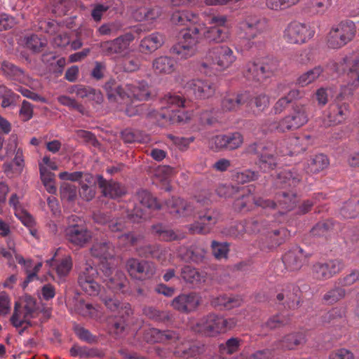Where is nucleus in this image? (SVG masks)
Returning a JSON list of instances; mask_svg holds the SVG:
<instances>
[{
	"label": "nucleus",
	"instance_id": "nucleus-8",
	"mask_svg": "<svg viewBox=\"0 0 359 359\" xmlns=\"http://www.w3.org/2000/svg\"><path fill=\"white\" fill-rule=\"evenodd\" d=\"M65 232L68 242L79 248L85 246L92 238V233L84 221L76 215L69 218V224Z\"/></svg>",
	"mask_w": 359,
	"mask_h": 359
},
{
	"label": "nucleus",
	"instance_id": "nucleus-9",
	"mask_svg": "<svg viewBox=\"0 0 359 359\" xmlns=\"http://www.w3.org/2000/svg\"><path fill=\"white\" fill-rule=\"evenodd\" d=\"M184 103V99L182 96L171 93H167L161 100L162 109H167V111L158 112L156 117L159 116L165 122L170 123L183 121L184 114L177 109L183 107Z\"/></svg>",
	"mask_w": 359,
	"mask_h": 359
},
{
	"label": "nucleus",
	"instance_id": "nucleus-3",
	"mask_svg": "<svg viewBox=\"0 0 359 359\" xmlns=\"http://www.w3.org/2000/svg\"><path fill=\"white\" fill-rule=\"evenodd\" d=\"M181 36L177 42L170 48V52L180 60H187L196 55L198 52V43L201 41L198 29L194 28L191 24L182 31Z\"/></svg>",
	"mask_w": 359,
	"mask_h": 359
},
{
	"label": "nucleus",
	"instance_id": "nucleus-56",
	"mask_svg": "<svg viewBox=\"0 0 359 359\" xmlns=\"http://www.w3.org/2000/svg\"><path fill=\"white\" fill-rule=\"evenodd\" d=\"M121 137L126 143L144 142L147 137L139 130L125 129L121 133Z\"/></svg>",
	"mask_w": 359,
	"mask_h": 359
},
{
	"label": "nucleus",
	"instance_id": "nucleus-57",
	"mask_svg": "<svg viewBox=\"0 0 359 359\" xmlns=\"http://www.w3.org/2000/svg\"><path fill=\"white\" fill-rule=\"evenodd\" d=\"M77 196V189L75 185L69 183H63L60 187V198L67 201H74Z\"/></svg>",
	"mask_w": 359,
	"mask_h": 359
},
{
	"label": "nucleus",
	"instance_id": "nucleus-46",
	"mask_svg": "<svg viewBox=\"0 0 359 359\" xmlns=\"http://www.w3.org/2000/svg\"><path fill=\"white\" fill-rule=\"evenodd\" d=\"M309 135H303L302 137H293L290 140L291 146L293 147L292 149H289L287 151H280V154L283 156L285 155H294L297 154L306 149L309 144Z\"/></svg>",
	"mask_w": 359,
	"mask_h": 359
},
{
	"label": "nucleus",
	"instance_id": "nucleus-7",
	"mask_svg": "<svg viewBox=\"0 0 359 359\" xmlns=\"http://www.w3.org/2000/svg\"><path fill=\"white\" fill-rule=\"evenodd\" d=\"M309 121L306 107L297 104L292 107V111L278 122L272 125V128L279 133H286L297 130L304 126Z\"/></svg>",
	"mask_w": 359,
	"mask_h": 359
},
{
	"label": "nucleus",
	"instance_id": "nucleus-31",
	"mask_svg": "<svg viewBox=\"0 0 359 359\" xmlns=\"http://www.w3.org/2000/svg\"><path fill=\"white\" fill-rule=\"evenodd\" d=\"M177 60L168 55H161L152 62V69L156 75H168L172 74L177 69Z\"/></svg>",
	"mask_w": 359,
	"mask_h": 359
},
{
	"label": "nucleus",
	"instance_id": "nucleus-2",
	"mask_svg": "<svg viewBox=\"0 0 359 359\" xmlns=\"http://www.w3.org/2000/svg\"><path fill=\"white\" fill-rule=\"evenodd\" d=\"M272 220H266L261 217L252 218L245 222L246 232L249 233H266L268 240L267 247L273 248L281 245L289 236V231L285 228L269 231L268 226Z\"/></svg>",
	"mask_w": 359,
	"mask_h": 359
},
{
	"label": "nucleus",
	"instance_id": "nucleus-55",
	"mask_svg": "<svg viewBox=\"0 0 359 359\" xmlns=\"http://www.w3.org/2000/svg\"><path fill=\"white\" fill-rule=\"evenodd\" d=\"M323 72L321 67L318 66L301 75L297 83L302 86H307L317 79Z\"/></svg>",
	"mask_w": 359,
	"mask_h": 359
},
{
	"label": "nucleus",
	"instance_id": "nucleus-49",
	"mask_svg": "<svg viewBox=\"0 0 359 359\" xmlns=\"http://www.w3.org/2000/svg\"><path fill=\"white\" fill-rule=\"evenodd\" d=\"M269 95L261 93L255 95L253 97L249 95V100L245 104H248L251 107H255L258 111L262 112L269 107Z\"/></svg>",
	"mask_w": 359,
	"mask_h": 359
},
{
	"label": "nucleus",
	"instance_id": "nucleus-62",
	"mask_svg": "<svg viewBox=\"0 0 359 359\" xmlns=\"http://www.w3.org/2000/svg\"><path fill=\"white\" fill-rule=\"evenodd\" d=\"M226 143L227 150L238 149L243 143V137L238 132L226 134Z\"/></svg>",
	"mask_w": 359,
	"mask_h": 359
},
{
	"label": "nucleus",
	"instance_id": "nucleus-23",
	"mask_svg": "<svg viewBox=\"0 0 359 359\" xmlns=\"http://www.w3.org/2000/svg\"><path fill=\"white\" fill-rule=\"evenodd\" d=\"M184 88L197 99H208L214 95L216 86L209 80L192 79L186 83Z\"/></svg>",
	"mask_w": 359,
	"mask_h": 359
},
{
	"label": "nucleus",
	"instance_id": "nucleus-38",
	"mask_svg": "<svg viewBox=\"0 0 359 359\" xmlns=\"http://www.w3.org/2000/svg\"><path fill=\"white\" fill-rule=\"evenodd\" d=\"M299 290L293 285H288L283 292L277 294V300L282 302L285 299L283 304H285L289 309H294L299 303L298 292Z\"/></svg>",
	"mask_w": 359,
	"mask_h": 359
},
{
	"label": "nucleus",
	"instance_id": "nucleus-45",
	"mask_svg": "<svg viewBox=\"0 0 359 359\" xmlns=\"http://www.w3.org/2000/svg\"><path fill=\"white\" fill-rule=\"evenodd\" d=\"M299 97V91L297 90H290L287 94L279 98L273 107L271 108V113L277 115L283 112L292 102L293 100Z\"/></svg>",
	"mask_w": 359,
	"mask_h": 359
},
{
	"label": "nucleus",
	"instance_id": "nucleus-12",
	"mask_svg": "<svg viewBox=\"0 0 359 359\" xmlns=\"http://www.w3.org/2000/svg\"><path fill=\"white\" fill-rule=\"evenodd\" d=\"M100 271L101 279L106 286L114 292H123L128 280L124 273L113 269L107 262H102Z\"/></svg>",
	"mask_w": 359,
	"mask_h": 359
},
{
	"label": "nucleus",
	"instance_id": "nucleus-47",
	"mask_svg": "<svg viewBox=\"0 0 359 359\" xmlns=\"http://www.w3.org/2000/svg\"><path fill=\"white\" fill-rule=\"evenodd\" d=\"M153 231L158 236L159 238L163 241H172L181 240L184 238L182 234H177L172 229H167L161 224L153 226Z\"/></svg>",
	"mask_w": 359,
	"mask_h": 359
},
{
	"label": "nucleus",
	"instance_id": "nucleus-42",
	"mask_svg": "<svg viewBox=\"0 0 359 359\" xmlns=\"http://www.w3.org/2000/svg\"><path fill=\"white\" fill-rule=\"evenodd\" d=\"M304 342L305 336L303 333H292L285 336L282 340L276 344V346L277 348L292 350Z\"/></svg>",
	"mask_w": 359,
	"mask_h": 359
},
{
	"label": "nucleus",
	"instance_id": "nucleus-39",
	"mask_svg": "<svg viewBox=\"0 0 359 359\" xmlns=\"http://www.w3.org/2000/svg\"><path fill=\"white\" fill-rule=\"evenodd\" d=\"M242 302V299L238 296H228L224 294L213 298L211 301V304L220 310H230L233 308L240 306Z\"/></svg>",
	"mask_w": 359,
	"mask_h": 359
},
{
	"label": "nucleus",
	"instance_id": "nucleus-28",
	"mask_svg": "<svg viewBox=\"0 0 359 359\" xmlns=\"http://www.w3.org/2000/svg\"><path fill=\"white\" fill-rule=\"evenodd\" d=\"M164 43L165 36L159 32H154L140 41L138 50L143 55H151L159 49Z\"/></svg>",
	"mask_w": 359,
	"mask_h": 359
},
{
	"label": "nucleus",
	"instance_id": "nucleus-60",
	"mask_svg": "<svg viewBox=\"0 0 359 359\" xmlns=\"http://www.w3.org/2000/svg\"><path fill=\"white\" fill-rule=\"evenodd\" d=\"M243 26L241 28L239 32V37L241 39H246L250 40L254 39L258 34L260 33L259 29L257 25L259 24H242Z\"/></svg>",
	"mask_w": 359,
	"mask_h": 359
},
{
	"label": "nucleus",
	"instance_id": "nucleus-15",
	"mask_svg": "<svg viewBox=\"0 0 359 359\" xmlns=\"http://www.w3.org/2000/svg\"><path fill=\"white\" fill-rule=\"evenodd\" d=\"M344 268V262L340 259H329L325 262H318L312 265L311 276L315 280H325L339 273Z\"/></svg>",
	"mask_w": 359,
	"mask_h": 359
},
{
	"label": "nucleus",
	"instance_id": "nucleus-13",
	"mask_svg": "<svg viewBox=\"0 0 359 359\" xmlns=\"http://www.w3.org/2000/svg\"><path fill=\"white\" fill-rule=\"evenodd\" d=\"M38 313L35 301L29 297L26 299L23 304H15L11 322L15 327H22L25 324L32 326L33 323L31 319L36 318Z\"/></svg>",
	"mask_w": 359,
	"mask_h": 359
},
{
	"label": "nucleus",
	"instance_id": "nucleus-25",
	"mask_svg": "<svg viewBox=\"0 0 359 359\" xmlns=\"http://www.w3.org/2000/svg\"><path fill=\"white\" fill-rule=\"evenodd\" d=\"M200 304V297L194 292L181 294L175 297L171 306L182 313H190L195 311Z\"/></svg>",
	"mask_w": 359,
	"mask_h": 359
},
{
	"label": "nucleus",
	"instance_id": "nucleus-22",
	"mask_svg": "<svg viewBox=\"0 0 359 359\" xmlns=\"http://www.w3.org/2000/svg\"><path fill=\"white\" fill-rule=\"evenodd\" d=\"M315 29L311 24H288L284 38L291 43H303L313 36Z\"/></svg>",
	"mask_w": 359,
	"mask_h": 359
},
{
	"label": "nucleus",
	"instance_id": "nucleus-6",
	"mask_svg": "<svg viewBox=\"0 0 359 359\" xmlns=\"http://www.w3.org/2000/svg\"><path fill=\"white\" fill-rule=\"evenodd\" d=\"M237 323L235 317L225 318L215 314H209L197 322L196 330L213 337L234 328Z\"/></svg>",
	"mask_w": 359,
	"mask_h": 359
},
{
	"label": "nucleus",
	"instance_id": "nucleus-19",
	"mask_svg": "<svg viewBox=\"0 0 359 359\" xmlns=\"http://www.w3.org/2000/svg\"><path fill=\"white\" fill-rule=\"evenodd\" d=\"M355 33V24H334L327 36L328 46L338 48L350 41Z\"/></svg>",
	"mask_w": 359,
	"mask_h": 359
},
{
	"label": "nucleus",
	"instance_id": "nucleus-21",
	"mask_svg": "<svg viewBox=\"0 0 359 359\" xmlns=\"http://www.w3.org/2000/svg\"><path fill=\"white\" fill-rule=\"evenodd\" d=\"M208 58L211 60L212 65L217 66L218 69L224 70L232 65L236 60V56L229 46H218L209 50Z\"/></svg>",
	"mask_w": 359,
	"mask_h": 359
},
{
	"label": "nucleus",
	"instance_id": "nucleus-40",
	"mask_svg": "<svg viewBox=\"0 0 359 359\" xmlns=\"http://www.w3.org/2000/svg\"><path fill=\"white\" fill-rule=\"evenodd\" d=\"M92 256L107 260L114 255V247L109 241L95 243L90 248Z\"/></svg>",
	"mask_w": 359,
	"mask_h": 359
},
{
	"label": "nucleus",
	"instance_id": "nucleus-48",
	"mask_svg": "<svg viewBox=\"0 0 359 359\" xmlns=\"http://www.w3.org/2000/svg\"><path fill=\"white\" fill-rule=\"evenodd\" d=\"M261 64L255 62H248L244 71V75L248 80L263 81V72H262Z\"/></svg>",
	"mask_w": 359,
	"mask_h": 359
},
{
	"label": "nucleus",
	"instance_id": "nucleus-35",
	"mask_svg": "<svg viewBox=\"0 0 359 359\" xmlns=\"http://www.w3.org/2000/svg\"><path fill=\"white\" fill-rule=\"evenodd\" d=\"M249 100V93H244L238 95H227L222 100L221 108L223 111L237 110L241 105Z\"/></svg>",
	"mask_w": 359,
	"mask_h": 359
},
{
	"label": "nucleus",
	"instance_id": "nucleus-33",
	"mask_svg": "<svg viewBox=\"0 0 359 359\" xmlns=\"http://www.w3.org/2000/svg\"><path fill=\"white\" fill-rule=\"evenodd\" d=\"M206 254L205 250L198 245L190 247H180L178 250V256L186 262L199 264L203 261Z\"/></svg>",
	"mask_w": 359,
	"mask_h": 359
},
{
	"label": "nucleus",
	"instance_id": "nucleus-43",
	"mask_svg": "<svg viewBox=\"0 0 359 359\" xmlns=\"http://www.w3.org/2000/svg\"><path fill=\"white\" fill-rule=\"evenodd\" d=\"M180 278L187 283L196 285L203 281L205 277L196 268L184 265L181 268Z\"/></svg>",
	"mask_w": 359,
	"mask_h": 359
},
{
	"label": "nucleus",
	"instance_id": "nucleus-10",
	"mask_svg": "<svg viewBox=\"0 0 359 359\" xmlns=\"http://www.w3.org/2000/svg\"><path fill=\"white\" fill-rule=\"evenodd\" d=\"M136 200L140 203L141 207L135 206L131 212H128L127 218L133 223H139L141 219H146L149 217L147 212L150 209H159L160 205L156 198L147 190L139 191L136 196Z\"/></svg>",
	"mask_w": 359,
	"mask_h": 359
},
{
	"label": "nucleus",
	"instance_id": "nucleus-41",
	"mask_svg": "<svg viewBox=\"0 0 359 359\" xmlns=\"http://www.w3.org/2000/svg\"><path fill=\"white\" fill-rule=\"evenodd\" d=\"M329 163V159L327 156L318 154L310 157L307 161L304 170L307 173H318L326 168Z\"/></svg>",
	"mask_w": 359,
	"mask_h": 359
},
{
	"label": "nucleus",
	"instance_id": "nucleus-36",
	"mask_svg": "<svg viewBox=\"0 0 359 359\" xmlns=\"http://www.w3.org/2000/svg\"><path fill=\"white\" fill-rule=\"evenodd\" d=\"M332 4V0H309L303 8V12L309 16L322 15L327 11Z\"/></svg>",
	"mask_w": 359,
	"mask_h": 359
},
{
	"label": "nucleus",
	"instance_id": "nucleus-24",
	"mask_svg": "<svg viewBox=\"0 0 359 359\" xmlns=\"http://www.w3.org/2000/svg\"><path fill=\"white\" fill-rule=\"evenodd\" d=\"M310 257L309 254L304 253L299 247H294L288 250L283 256V262L288 271L299 270L306 264Z\"/></svg>",
	"mask_w": 359,
	"mask_h": 359
},
{
	"label": "nucleus",
	"instance_id": "nucleus-11",
	"mask_svg": "<svg viewBox=\"0 0 359 359\" xmlns=\"http://www.w3.org/2000/svg\"><path fill=\"white\" fill-rule=\"evenodd\" d=\"M101 271L98 272L95 266L87 262L79 273L78 285L87 294L90 296L97 295L101 287L96 279L99 276L101 278Z\"/></svg>",
	"mask_w": 359,
	"mask_h": 359
},
{
	"label": "nucleus",
	"instance_id": "nucleus-14",
	"mask_svg": "<svg viewBox=\"0 0 359 359\" xmlns=\"http://www.w3.org/2000/svg\"><path fill=\"white\" fill-rule=\"evenodd\" d=\"M126 269L132 278L138 280H150L156 271V266L153 262L137 258L128 259Z\"/></svg>",
	"mask_w": 359,
	"mask_h": 359
},
{
	"label": "nucleus",
	"instance_id": "nucleus-64",
	"mask_svg": "<svg viewBox=\"0 0 359 359\" xmlns=\"http://www.w3.org/2000/svg\"><path fill=\"white\" fill-rule=\"evenodd\" d=\"M290 322V318L283 314L273 316L266 322L265 326L270 330L281 327Z\"/></svg>",
	"mask_w": 359,
	"mask_h": 359
},
{
	"label": "nucleus",
	"instance_id": "nucleus-29",
	"mask_svg": "<svg viewBox=\"0 0 359 359\" xmlns=\"http://www.w3.org/2000/svg\"><path fill=\"white\" fill-rule=\"evenodd\" d=\"M302 178V175L297 172V168L283 170L277 175L274 184L278 189L295 187Z\"/></svg>",
	"mask_w": 359,
	"mask_h": 359
},
{
	"label": "nucleus",
	"instance_id": "nucleus-51",
	"mask_svg": "<svg viewBox=\"0 0 359 359\" xmlns=\"http://www.w3.org/2000/svg\"><path fill=\"white\" fill-rule=\"evenodd\" d=\"M25 43L27 48L34 53H40L47 45V41L36 34H31L25 38Z\"/></svg>",
	"mask_w": 359,
	"mask_h": 359
},
{
	"label": "nucleus",
	"instance_id": "nucleus-50",
	"mask_svg": "<svg viewBox=\"0 0 359 359\" xmlns=\"http://www.w3.org/2000/svg\"><path fill=\"white\" fill-rule=\"evenodd\" d=\"M1 68L3 73L11 79L21 81L24 77L23 71L10 62L4 61Z\"/></svg>",
	"mask_w": 359,
	"mask_h": 359
},
{
	"label": "nucleus",
	"instance_id": "nucleus-5",
	"mask_svg": "<svg viewBox=\"0 0 359 359\" xmlns=\"http://www.w3.org/2000/svg\"><path fill=\"white\" fill-rule=\"evenodd\" d=\"M107 98L109 102L126 106V114L128 116L141 115L147 109L146 104L128 105V94L126 84L121 86L114 79H109L104 85Z\"/></svg>",
	"mask_w": 359,
	"mask_h": 359
},
{
	"label": "nucleus",
	"instance_id": "nucleus-44",
	"mask_svg": "<svg viewBox=\"0 0 359 359\" xmlns=\"http://www.w3.org/2000/svg\"><path fill=\"white\" fill-rule=\"evenodd\" d=\"M163 12L161 8L154 6L149 8H141L134 13V18L136 21L156 20L160 18Z\"/></svg>",
	"mask_w": 359,
	"mask_h": 359
},
{
	"label": "nucleus",
	"instance_id": "nucleus-37",
	"mask_svg": "<svg viewBox=\"0 0 359 359\" xmlns=\"http://www.w3.org/2000/svg\"><path fill=\"white\" fill-rule=\"evenodd\" d=\"M60 24H45L46 32L50 35L54 36L53 43L58 47H65L69 45L70 37L67 32L60 30Z\"/></svg>",
	"mask_w": 359,
	"mask_h": 359
},
{
	"label": "nucleus",
	"instance_id": "nucleus-58",
	"mask_svg": "<svg viewBox=\"0 0 359 359\" xmlns=\"http://www.w3.org/2000/svg\"><path fill=\"white\" fill-rule=\"evenodd\" d=\"M258 177V172L248 169L236 172L233 175V179L238 183L245 184L257 180Z\"/></svg>",
	"mask_w": 359,
	"mask_h": 359
},
{
	"label": "nucleus",
	"instance_id": "nucleus-63",
	"mask_svg": "<svg viewBox=\"0 0 359 359\" xmlns=\"http://www.w3.org/2000/svg\"><path fill=\"white\" fill-rule=\"evenodd\" d=\"M196 16L189 11H175L172 13V22H191L196 20Z\"/></svg>",
	"mask_w": 359,
	"mask_h": 359
},
{
	"label": "nucleus",
	"instance_id": "nucleus-20",
	"mask_svg": "<svg viewBox=\"0 0 359 359\" xmlns=\"http://www.w3.org/2000/svg\"><path fill=\"white\" fill-rule=\"evenodd\" d=\"M134 40V34L131 32H127L113 40L101 43V51L103 55L107 56L113 55L124 56L128 53L130 45Z\"/></svg>",
	"mask_w": 359,
	"mask_h": 359
},
{
	"label": "nucleus",
	"instance_id": "nucleus-27",
	"mask_svg": "<svg viewBox=\"0 0 359 359\" xmlns=\"http://www.w3.org/2000/svg\"><path fill=\"white\" fill-rule=\"evenodd\" d=\"M165 204L169 212L175 217H190L196 208L191 202L174 197L168 200Z\"/></svg>",
	"mask_w": 359,
	"mask_h": 359
},
{
	"label": "nucleus",
	"instance_id": "nucleus-59",
	"mask_svg": "<svg viewBox=\"0 0 359 359\" xmlns=\"http://www.w3.org/2000/svg\"><path fill=\"white\" fill-rule=\"evenodd\" d=\"M72 268V259L70 256H67L55 264V271L60 277H65L69 274Z\"/></svg>",
	"mask_w": 359,
	"mask_h": 359
},
{
	"label": "nucleus",
	"instance_id": "nucleus-1",
	"mask_svg": "<svg viewBox=\"0 0 359 359\" xmlns=\"http://www.w3.org/2000/svg\"><path fill=\"white\" fill-rule=\"evenodd\" d=\"M151 343H160L170 346L173 354L177 357H195L201 353V348L188 340L180 332L173 330L149 329L146 334Z\"/></svg>",
	"mask_w": 359,
	"mask_h": 359
},
{
	"label": "nucleus",
	"instance_id": "nucleus-17",
	"mask_svg": "<svg viewBox=\"0 0 359 359\" xmlns=\"http://www.w3.org/2000/svg\"><path fill=\"white\" fill-rule=\"evenodd\" d=\"M255 187L253 186L248 187L246 189H242V194L234 202V208L239 211H248L253 205L261 207L263 209L273 208L275 203L273 201L264 199L262 198H255L253 191Z\"/></svg>",
	"mask_w": 359,
	"mask_h": 359
},
{
	"label": "nucleus",
	"instance_id": "nucleus-52",
	"mask_svg": "<svg viewBox=\"0 0 359 359\" xmlns=\"http://www.w3.org/2000/svg\"><path fill=\"white\" fill-rule=\"evenodd\" d=\"M346 313V309L342 307H334L321 316L323 325L334 324L338 319L341 318Z\"/></svg>",
	"mask_w": 359,
	"mask_h": 359
},
{
	"label": "nucleus",
	"instance_id": "nucleus-18",
	"mask_svg": "<svg viewBox=\"0 0 359 359\" xmlns=\"http://www.w3.org/2000/svg\"><path fill=\"white\" fill-rule=\"evenodd\" d=\"M198 29L199 39H205L209 42L222 43L226 41L230 36L229 24H215L207 27L205 24H192Z\"/></svg>",
	"mask_w": 359,
	"mask_h": 359
},
{
	"label": "nucleus",
	"instance_id": "nucleus-4",
	"mask_svg": "<svg viewBox=\"0 0 359 359\" xmlns=\"http://www.w3.org/2000/svg\"><path fill=\"white\" fill-rule=\"evenodd\" d=\"M245 152L250 154H255L257 157L256 165L263 172H269L275 169L278 164V153L272 143H252L245 148Z\"/></svg>",
	"mask_w": 359,
	"mask_h": 359
},
{
	"label": "nucleus",
	"instance_id": "nucleus-34",
	"mask_svg": "<svg viewBox=\"0 0 359 359\" xmlns=\"http://www.w3.org/2000/svg\"><path fill=\"white\" fill-rule=\"evenodd\" d=\"M348 115V105L338 103L331 104L327 111L326 117L329 126L336 125L344 121Z\"/></svg>",
	"mask_w": 359,
	"mask_h": 359
},
{
	"label": "nucleus",
	"instance_id": "nucleus-16",
	"mask_svg": "<svg viewBox=\"0 0 359 359\" xmlns=\"http://www.w3.org/2000/svg\"><path fill=\"white\" fill-rule=\"evenodd\" d=\"M198 219L189 225V230L191 233L206 234L220 219L219 210L215 208H206L198 212Z\"/></svg>",
	"mask_w": 359,
	"mask_h": 359
},
{
	"label": "nucleus",
	"instance_id": "nucleus-61",
	"mask_svg": "<svg viewBox=\"0 0 359 359\" xmlns=\"http://www.w3.org/2000/svg\"><path fill=\"white\" fill-rule=\"evenodd\" d=\"M221 112L215 109L205 110L201 112L200 120L203 124L213 125L219 121V119L221 118Z\"/></svg>",
	"mask_w": 359,
	"mask_h": 359
},
{
	"label": "nucleus",
	"instance_id": "nucleus-54",
	"mask_svg": "<svg viewBox=\"0 0 359 359\" xmlns=\"http://www.w3.org/2000/svg\"><path fill=\"white\" fill-rule=\"evenodd\" d=\"M359 214V201L351 200L340 210V215L345 219L355 218Z\"/></svg>",
	"mask_w": 359,
	"mask_h": 359
},
{
	"label": "nucleus",
	"instance_id": "nucleus-32",
	"mask_svg": "<svg viewBox=\"0 0 359 359\" xmlns=\"http://www.w3.org/2000/svg\"><path fill=\"white\" fill-rule=\"evenodd\" d=\"M276 203L273 208H269L271 210H274L276 207L279 208L278 213L280 215L292 210L297 203V195L293 191L287 192L283 191L277 193L276 195Z\"/></svg>",
	"mask_w": 359,
	"mask_h": 359
},
{
	"label": "nucleus",
	"instance_id": "nucleus-53",
	"mask_svg": "<svg viewBox=\"0 0 359 359\" xmlns=\"http://www.w3.org/2000/svg\"><path fill=\"white\" fill-rule=\"evenodd\" d=\"M346 294V290L342 286H337L327 291L323 299L326 304H334L344 299Z\"/></svg>",
	"mask_w": 359,
	"mask_h": 359
},
{
	"label": "nucleus",
	"instance_id": "nucleus-26",
	"mask_svg": "<svg viewBox=\"0 0 359 359\" xmlns=\"http://www.w3.org/2000/svg\"><path fill=\"white\" fill-rule=\"evenodd\" d=\"M97 184L105 197L115 199L126 194L124 186L112 180H107L102 175L97 176Z\"/></svg>",
	"mask_w": 359,
	"mask_h": 359
},
{
	"label": "nucleus",
	"instance_id": "nucleus-30",
	"mask_svg": "<svg viewBox=\"0 0 359 359\" xmlns=\"http://www.w3.org/2000/svg\"><path fill=\"white\" fill-rule=\"evenodd\" d=\"M128 94V105H133L134 100L146 101L150 97V91L146 81H140L135 83L126 84Z\"/></svg>",
	"mask_w": 359,
	"mask_h": 359
}]
</instances>
